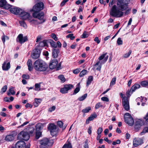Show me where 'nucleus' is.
Instances as JSON below:
<instances>
[{
    "label": "nucleus",
    "instance_id": "obj_1",
    "mask_svg": "<svg viewBox=\"0 0 148 148\" xmlns=\"http://www.w3.org/2000/svg\"><path fill=\"white\" fill-rule=\"evenodd\" d=\"M130 0H117V5H113L109 10L110 15L116 18H120L123 15L122 11L127 9Z\"/></svg>",
    "mask_w": 148,
    "mask_h": 148
},
{
    "label": "nucleus",
    "instance_id": "obj_2",
    "mask_svg": "<svg viewBox=\"0 0 148 148\" xmlns=\"http://www.w3.org/2000/svg\"><path fill=\"white\" fill-rule=\"evenodd\" d=\"M44 5L42 2H40L34 5L32 9L30 10L31 12L34 11L33 16L35 18H37L39 20L40 22L37 24H42L45 22L46 19L44 18V14L43 12L39 13L38 12L40 11L43 9Z\"/></svg>",
    "mask_w": 148,
    "mask_h": 148
},
{
    "label": "nucleus",
    "instance_id": "obj_3",
    "mask_svg": "<svg viewBox=\"0 0 148 148\" xmlns=\"http://www.w3.org/2000/svg\"><path fill=\"white\" fill-rule=\"evenodd\" d=\"M34 69L38 71H46L48 68V65L43 61L41 60H38L34 63Z\"/></svg>",
    "mask_w": 148,
    "mask_h": 148
},
{
    "label": "nucleus",
    "instance_id": "obj_4",
    "mask_svg": "<svg viewBox=\"0 0 148 148\" xmlns=\"http://www.w3.org/2000/svg\"><path fill=\"white\" fill-rule=\"evenodd\" d=\"M40 148H49L53 144V141L47 138H43L39 140Z\"/></svg>",
    "mask_w": 148,
    "mask_h": 148
},
{
    "label": "nucleus",
    "instance_id": "obj_5",
    "mask_svg": "<svg viewBox=\"0 0 148 148\" xmlns=\"http://www.w3.org/2000/svg\"><path fill=\"white\" fill-rule=\"evenodd\" d=\"M124 119L126 123L130 126H132L134 123L133 118L129 113H126L124 115Z\"/></svg>",
    "mask_w": 148,
    "mask_h": 148
},
{
    "label": "nucleus",
    "instance_id": "obj_6",
    "mask_svg": "<svg viewBox=\"0 0 148 148\" xmlns=\"http://www.w3.org/2000/svg\"><path fill=\"white\" fill-rule=\"evenodd\" d=\"M17 138L19 140L27 141L29 139V135L27 132L22 131L18 134Z\"/></svg>",
    "mask_w": 148,
    "mask_h": 148
},
{
    "label": "nucleus",
    "instance_id": "obj_7",
    "mask_svg": "<svg viewBox=\"0 0 148 148\" xmlns=\"http://www.w3.org/2000/svg\"><path fill=\"white\" fill-rule=\"evenodd\" d=\"M48 129L50 131L51 134L53 136L56 135L58 131L56 126L54 124H50L48 126Z\"/></svg>",
    "mask_w": 148,
    "mask_h": 148
},
{
    "label": "nucleus",
    "instance_id": "obj_8",
    "mask_svg": "<svg viewBox=\"0 0 148 148\" xmlns=\"http://www.w3.org/2000/svg\"><path fill=\"white\" fill-rule=\"evenodd\" d=\"M74 86L71 84H66L64 86V87L62 88L60 90V92L62 94L68 93V91L73 88Z\"/></svg>",
    "mask_w": 148,
    "mask_h": 148
},
{
    "label": "nucleus",
    "instance_id": "obj_9",
    "mask_svg": "<svg viewBox=\"0 0 148 148\" xmlns=\"http://www.w3.org/2000/svg\"><path fill=\"white\" fill-rule=\"evenodd\" d=\"M16 40L17 42L22 44L27 41L28 38L27 36L23 37L22 34H20L18 36Z\"/></svg>",
    "mask_w": 148,
    "mask_h": 148
},
{
    "label": "nucleus",
    "instance_id": "obj_10",
    "mask_svg": "<svg viewBox=\"0 0 148 148\" xmlns=\"http://www.w3.org/2000/svg\"><path fill=\"white\" fill-rule=\"evenodd\" d=\"M140 86L139 84H134L132 86L130 90H128V91H127V96L128 97L130 96L133 92L136 89L139 88L140 87Z\"/></svg>",
    "mask_w": 148,
    "mask_h": 148
},
{
    "label": "nucleus",
    "instance_id": "obj_11",
    "mask_svg": "<svg viewBox=\"0 0 148 148\" xmlns=\"http://www.w3.org/2000/svg\"><path fill=\"white\" fill-rule=\"evenodd\" d=\"M40 50L38 48H36L33 51L31 56L33 59H36L39 58L40 54Z\"/></svg>",
    "mask_w": 148,
    "mask_h": 148
},
{
    "label": "nucleus",
    "instance_id": "obj_12",
    "mask_svg": "<svg viewBox=\"0 0 148 148\" xmlns=\"http://www.w3.org/2000/svg\"><path fill=\"white\" fill-rule=\"evenodd\" d=\"M122 104L124 108L127 111L129 109V103L127 97H124L122 99Z\"/></svg>",
    "mask_w": 148,
    "mask_h": 148
},
{
    "label": "nucleus",
    "instance_id": "obj_13",
    "mask_svg": "<svg viewBox=\"0 0 148 148\" xmlns=\"http://www.w3.org/2000/svg\"><path fill=\"white\" fill-rule=\"evenodd\" d=\"M143 124V121L140 119H137L134 124V127L135 130L138 131L141 126Z\"/></svg>",
    "mask_w": 148,
    "mask_h": 148
},
{
    "label": "nucleus",
    "instance_id": "obj_14",
    "mask_svg": "<svg viewBox=\"0 0 148 148\" xmlns=\"http://www.w3.org/2000/svg\"><path fill=\"white\" fill-rule=\"evenodd\" d=\"M11 5L8 4L5 0H0V7L3 8L5 9H8L10 8Z\"/></svg>",
    "mask_w": 148,
    "mask_h": 148
},
{
    "label": "nucleus",
    "instance_id": "obj_15",
    "mask_svg": "<svg viewBox=\"0 0 148 148\" xmlns=\"http://www.w3.org/2000/svg\"><path fill=\"white\" fill-rule=\"evenodd\" d=\"M23 10L18 7H14L10 9V12L16 15H19L22 12Z\"/></svg>",
    "mask_w": 148,
    "mask_h": 148
},
{
    "label": "nucleus",
    "instance_id": "obj_16",
    "mask_svg": "<svg viewBox=\"0 0 148 148\" xmlns=\"http://www.w3.org/2000/svg\"><path fill=\"white\" fill-rule=\"evenodd\" d=\"M143 143V140L142 139L139 138H136L133 140V146L136 147L139 145H142Z\"/></svg>",
    "mask_w": 148,
    "mask_h": 148
},
{
    "label": "nucleus",
    "instance_id": "obj_17",
    "mask_svg": "<svg viewBox=\"0 0 148 148\" xmlns=\"http://www.w3.org/2000/svg\"><path fill=\"white\" fill-rule=\"evenodd\" d=\"M58 62L56 59L51 60L49 64V67L51 69H53L56 68L58 65Z\"/></svg>",
    "mask_w": 148,
    "mask_h": 148
},
{
    "label": "nucleus",
    "instance_id": "obj_18",
    "mask_svg": "<svg viewBox=\"0 0 148 148\" xmlns=\"http://www.w3.org/2000/svg\"><path fill=\"white\" fill-rule=\"evenodd\" d=\"M15 148H25L26 145L25 142L23 141H18L15 144Z\"/></svg>",
    "mask_w": 148,
    "mask_h": 148
},
{
    "label": "nucleus",
    "instance_id": "obj_19",
    "mask_svg": "<svg viewBox=\"0 0 148 148\" xmlns=\"http://www.w3.org/2000/svg\"><path fill=\"white\" fill-rule=\"evenodd\" d=\"M20 16L21 18L23 20H26L30 16L29 13L26 12H25L23 10H22Z\"/></svg>",
    "mask_w": 148,
    "mask_h": 148
},
{
    "label": "nucleus",
    "instance_id": "obj_20",
    "mask_svg": "<svg viewBox=\"0 0 148 148\" xmlns=\"http://www.w3.org/2000/svg\"><path fill=\"white\" fill-rule=\"evenodd\" d=\"M10 67V62H7L5 61L3 62L2 66V69L3 70L5 71H8Z\"/></svg>",
    "mask_w": 148,
    "mask_h": 148
},
{
    "label": "nucleus",
    "instance_id": "obj_21",
    "mask_svg": "<svg viewBox=\"0 0 148 148\" xmlns=\"http://www.w3.org/2000/svg\"><path fill=\"white\" fill-rule=\"evenodd\" d=\"M97 117L96 114H92L91 115L86 121V124L89 123V121L93 120L94 119L96 118Z\"/></svg>",
    "mask_w": 148,
    "mask_h": 148
},
{
    "label": "nucleus",
    "instance_id": "obj_22",
    "mask_svg": "<svg viewBox=\"0 0 148 148\" xmlns=\"http://www.w3.org/2000/svg\"><path fill=\"white\" fill-rule=\"evenodd\" d=\"M27 64L29 70V71H32L33 69V67L32 60L30 59H28L27 62Z\"/></svg>",
    "mask_w": 148,
    "mask_h": 148
},
{
    "label": "nucleus",
    "instance_id": "obj_23",
    "mask_svg": "<svg viewBox=\"0 0 148 148\" xmlns=\"http://www.w3.org/2000/svg\"><path fill=\"white\" fill-rule=\"evenodd\" d=\"M59 52V51L58 49H53L52 50V56L54 58H57Z\"/></svg>",
    "mask_w": 148,
    "mask_h": 148
},
{
    "label": "nucleus",
    "instance_id": "obj_24",
    "mask_svg": "<svg viewBox=\"0 0 148 148\" xmlns=\"http://www.w3.org/2000/svg\"><path fill=\"white\" fill-rule=\"evenodd\" d=\"M14 138L12 134L8 135L6 136L5 140L8 141H11L14 140Z\"/></svg>",
    "mask_w": 148,
    "mask_h": 148
},
{
    "label": "nucleus",
    "instance_id": "obj_25",
    "mask_svg": "<svg viewBox=\"0 0 148 148\" xmlns=\"http://www.w3.org/2000/svg\"><path fill=\"white\" fill-rule=\"evenodd\" d=\"M137 101H140L141 102V104L142 106H144L146 104V103L145 102H143V101H146L147 100V99L145 97H143L142 98L139 97L137 99H136Z\"/></svg>",
    "mask_w": 148,
    "mask_h": 148
},
{
    "label": "nucleus",
    "instance_id": "obj_26",
    "mask_svg": "<svg viewBox=\"0 0 148 148\" xmlns=\"http://www.w3.org/2000/svg\"><path fill=\"white\" fill-rule=\"evenodd\" d=\"M9 92L7 93V95L10 96L11 95H14L15 94V92L14 90V88L13 87H11L9 88Z\"/></svg>",
    "mask_w": 148,
    "mask_h": 148
},
{
    "label": "nucleus",
    "instance_id": "obj_27",
    "mask_svg": "<svg viewBox=\"0 0 148 148\" xmlns=\"http://www.w3.org/2000/svg\"><path fill=\"white\" fill-rule=\"evenodd\" d=\"M80 83H78L77 85V87L74 90V92L73 93V95H75L80 90V88L79 87Z\"/></svg>",
    "mask_w": 148,
    "mask_h": 148
},
{
    "label": "nucleus",
    "instance_id": "obj_28",
    "mask_svg": "<svg viewBox=\"0 0 148 148\" xmlns=\"http://www.w3.org/2000/svg\"><path fill=\"white\" fill-rule=\"evenodd\" d=\"M93 77L92 76H90L89 77L86 83V86H88L90 85L92 81L93 80Z\"/></svg>",
    "mask_w": 148,
    "mask_h": 148
},
{
    "label": "nucleus",
    "instance_id": "obj_29",
    "mask_svg": "<svg viewBox=\"0 0 148 148\" xmlns=\"http://www.w3.org/2000/svg\"><path fill=\"white\" fill-rule=\"evenodd\" d=\"M34 100L35 103H34V105L35 107L37 106L42 101V100L40 99L35 98Z\"/></svg>",
    "mask_w": 148,
    "mask_h": 148
},
{
    "label": "nucleus",
    "instance_id": "obj_30",
    "mask_svg": "<svg viewBox=\"0 0 148 148\" xmlns=\"http://www.w3.org/2000/svg\"><path fill=\"white\" fill-rule=\"evenodd\" d=\"M9 38L7 36L5 35L3 33V35L2 36L1 39L4 44H5V40H8Z\"/></svg>",
    "mask_w": 148,
    "mask_h": 148
},
{
    "label": "nucleus",
    "instance_id": "obj_31",
    "mask_svg": "<svg viewBox=\"0 0 148 148\" xmlns=\"http://www.w3.org/2000/svg\"><path fill=\"white\" fill-rule=\"evenodd\" d=\"M42 125L41 124H38L36 126V131H40L42 129Z\"/></svg>",
    "mask_w": 148,
    "mask_h": 148
},
{
    "label": "nucleus",
    "instance_id": "obj_32",
    "mask_svg": "<svg viewBox=\"0 0 148 148\" xmlns=\"http://www.w3.org/2000/svg\"><path fill=\"white\" fill-rule=\"evenodd\" d=\"M148 132V127H144L142 131L140 133V135L141 136L144 135L146 133Z\"/></svg>",
    "mask_w": 148,
    "mask_h": 148
},
{
    "label": "nucleus",
    "instance_id": "obj_33",
    "mask_svg": "<svg viewBox=\"0 0 148 148\" xmlns=\"http://www.w3.org/2000/svg\"><path fill=\"white\" fill-rule=\"evenodd\" d=\"M140 84L142 86L145 87H148V82L147 81H143L141 82Z\"/></svg>",
    "mask_w": 148,
    "mask_h": 148
},
{
    "label": "nucleus",
    "instance_id": "obj_34",
    "mask_svg": "<svg viewBox=\"0 0 148 148\" xmlns=\"http://www.w3.org/2000/svg\"><path fill=\"white\" fill-rule=\"evenodd\" d=\"M40 83L36 84L35 85V88L34 89L36 91H39L40 90Z\"/></svg>",
    "mask_w": 148,
    "mask_h": 148
},
{
    "label": "nucleus",
    "instance_id": "obj_35",
    "mask_svg": "<svg viewBox=\"0 0 148 148\" xmlns=\"http://www.w3.org/2000/svg\"><path fill=\"white\" fill-rule=\"evenodd\" d=\"M91 109V108L90 107H87L83 109L82 110V112L84 113H88Z\"/></svg>",
    "mask_w": 148,
    "mask_h": 148
},
{
    "label": "nucleus",
    "instance_id": "obj_36",
    "mask_svg": "<svg viewBox=\"0 0 148 148\" xmlns=\"http://www.w3.org/2000/svg\"><path fill=\"white\" fill-rule=\"evenodd\" d=\"M87 94H85L81 97H79L78 100L80 101H82L84 100L87 97Z\"/></svg>",
    "mask_w": 148,
    "mask_h": 148
},
{
    "label": "nucleus",
    "instance_id": "obj_37",
    "mask_svg": "<svg viewBox=\"0 0 148 148\" xmlns=\"http://www.w3.org/2000/svg\"><path fill=\"white\" fill-rule=\"evenodd\" d=\"M42 135L41 132L40 131H36V138L37 139L39 138Z\"/></svg>",
    "mask_w": 148,
    "mask_h": 148
},
{
    "label": "nucleus",
    "instance_id": "obj_38",
    "mask_svg": "<svg viewBox=\"0 0 148 148\" xmlns=\"http://www.w3.org/2000/svg\"><path fill=\"white\" fill-rule=\"evenodd\" d=\"M50 45L53 47L56 48L57 47V45L56 42L53 40H51L50 42Z\"/></svg>",
    "mask_w": 148,
    "mask_h": 148
},
{
    "label": "nucleus",
    "instance_id": "obj_39",
    "mask_svg": "<svg viewBox=\"0 0 148 148\" xmlns=\"http://www.w3.org/2000/svg\"><path fill=\"white\" fill-rule=\"evenodd\" d=\"M89 35L88 32L86 31H84L82 35L81 38H86L88 37Z\"/></svg>",
    "mask_w": 148,
    "mask_h": 148
},
{
    "label": "nucleus",
    "instance_id": "obj_40",
    "mask_svg": "<svg viewBox=\"0 0 148 148\" xmlns=\"http://www.w3.org/2000/svg\"><path fill=\"white\" fill-rule=\"evenodd\" d=\"M47 44L46 41L45 40L40 42L39 45L40 47H43L46 45Z\"/></svg>",
    "mask_w": 148,
    "mask_h": 148
},
{
    "label": "nucleus",
    "instance_id": "obj_41",
    "mask_svg": "<svg viewBox=\"0 0 148 148\" xmlns=\"http://www.w3.org/2000/svg\"><path fill=\"white\" fill-rule=\"evenodd\" d=\"M87 71L85 69L81 71L79 74V76L80 77H82L84 76L87 73Z\"/></svg>",
    "mask_w": 148,
    "mask_h": 148
},
{
    "label": "nucleus",
    "instance_id": "obj_42",
    "mask_svg": "<svg viewBox=\"0 0 148 148\" xmlns=\"http://www.w3.org/2000/svg\"><path fill=\"white\" fill-rule=\"evenodd\" d=\"M58 78L61 80V82H64L65 81V79L62 75H59L58 77Z\"/></svg>",
    "mask_w": 148,
    "mask_h": 148
},
{
    "label": "nucleus",
    "instance_id": "obj_43",
    "mask_svg": "<svg viewBox=\"0 0 148 148\" xmlns=\"http://www.w3.org/2000/svg\"><path fill=\"white\" fill-rule=\"evenodd\" d=\"M19 23L21 26L25 28L26 27L27 25L24 21H19Z\"/></svg>",
    "mask_w": 148,
    "mask_h": 148
},
{
    "label": "nucleus",
    "instance_id": "obj_44",
    "mask_svg": "<svg viewBox=\"0 0 148 148\" xmlns=\"http://www.w3.org/2000/svg\"><path fill=\"white\" fill-rule=\"evenodd\" d=\"M7 88V86L6 85L4 86L1 89V93H4L6 91Z\"/></svg>",
    "mask_w": 148,
    "mask_h": 148
},
{
    "label": "nucleus",
    "instance_id": "obj_45",
    "mask_svg": "<svg viewBox=\"0 0 148 148\" xmlns=\"http://www.w3.org/2000/svg\"><path fill=\"white\" fill-rule=\"evenodd\" d=\"M117 42L118 45H122L123 44V41L121 38H118Z\"/></svg>",
    "mask_w": 148,
    "mask_h": 148
},
{
    "label": "nucleus",
    "instance_id": "obj_46",
    "mask_svg": "<svg viewBox=\"0 0 148 148\" xmlns=\"http://www.w3.org/2000/svg\"><path fill=\"white\" fill-rule=\"evenodd\" d=\"M66 37L70 38L71 40H73L75 38V37L73 36V34H69Z\"/></svg>",
    "mask_w": 148,
    "mask_h": 148
},
{
    "label": "nucleus",
    "instance_id": "obj_47",
    "mask_svg": "<svg viewBox=\"0 0 148 148\" xmlns=\"http://www.w3.org/2000/svg\"><path fill=\"white\" fill-rule=\"evenodd\" d=\"M131 53L132 51L130 50L128 53H126L124 55L123 57L125 58H127L130 56Z\"/></svg>",
    "mask_w": 148,
    "mask_h": 148
},
{
    "label": "nucleus",
    "instance_id": "obj_48",
    "mask_svg": "<svg viewBox=\"0 0 148 148\" xmlns=\"http://www.w3.org/2000/svg\"><path fill=\"white\" fill-rule=\"evenodd\" d=\"M131 10V8H129V7H128L127 9L125 10V14L126 15L129 14Z\"/></svg>",
    "mask_w": 148,
    "mask_h": 148
},
{
    "label": "nucleus",
    "instance_id": "obj_49",
    "mask_svg": "<svg viewBox=\"0 0 148 148\" xmlns=\"http://www.w3.org/2000/svg\"><path fill=\"white\" fill-rule=\"evenodd\" d=\"M116 80V77H114L112 78L111 82L110 83V86L113 85L115 83V82Z\"/></svg>",
    "mask_w": 148,
    "mask_h": 148
},
{
    "label": "nucleus",
    "instance_id": "obj_50",
    "mask_svg": "<svg viewBox=\"0 0 148 148\" xmlns=\"http://www.w3.org/2000/svg\"><path fill=\"white\" fill-rule=\"evenodd\" d=\"M102 106L101 104V103L99 102L96 104L95 106V108L97 109L99 108L100 107H102Z\"/></svg>",
    "mask_w": 148,
    "mask_h": 148
},
{
    "label": "nucleus",
    "instance_id": "obj_51",
    "mask_svg": "<svg viewBox=\"0 0 148 148\" xmlns=\"http://www.w3.org/2000/svg\"><path fill=\"white\" fill-rule=\"evenodd\" d=\"M107 54V53H106L105 54L101 55L99 57V59L100 60L103 59L106 56Z\"/></svg>",
    "mask_w": 148,
    "mask_h": 148
},
{
    "label": "nucleus",
    "instance_id": "obj_52",
    "mask_svg": "<svg viewBox=\"0 0 148 148\" xmlns=\"http://www.w3.org/2000/svg\"><path fill=\"white\" fill-rule=\"evenodd\" d=\"M56 108V107L55 106H53L49 108L48 111L49 112H51L55 110Z\"/></svg>",
    "mask_w": 148,
    "mask_h": 148
},
{
    "label": "nucleus",
    "instance_id": "obj_53",
    "mask_svg": "<svg viewBox=\"0 0 148 148\" xmlns=\"http://www.w3.org/2000/svg\"><path fill=\"white\" fill-rule=\"evenodd\" d=\"M80 69H77L73 71V73L75 74H77L79 73L80 71Z\"/></svg>",
    "mask_w": 148,
    "mask_h": 148
},
{
    "label": "nucleus",
    "instance_id": "obj_54",
    "mask_svg": "<svg viewBox=\"0 0 148 148\" xmlns=\"http://www.w3.org/2000/svg\"><path fill=\"white\" fill-rule=\"evenodd\" d=\"M103 131V129L101 127H99L97 130V133L98 135L100 134Z\"/></svg>",
    "mask_w": 148,
    "mask_h": 148
},
{
    "label": "nucleus",
    "instance_id": "obj_55",
    "mask_svg": "<svg viewBox=\"0 0 148 148\" xmlns=\"http://www.w3.org/2000/svg\"><path fill=\"white\" fill-rule=\"evenodd\" d=\"M57 124L60 127H62L63 125V123L61 121H59L57 122Z\"/></svg>",
    "mask_w": 148,
    "mask_h": 148
},
{
    "label": "nucleus",
    "instance_id": "obj_56",
    "mask_svg": "<svg viewBox=\"0 0 148 148\" xmlns=\"http://www.w3.org/2000/svg\"><path fill=\"white\" fill-rule=\"evenodd\" d=\"M69 0H63L61 3L60 4V6H63L66 3L68 2Z\"/></svg>",
    "mask_w": 148,
    "mask_h": 148
},
{
    "label": "nucleus",
    "instance_id": "obj_57",
    "mask_svg": "<svg viewBox=\"0 0 148 148\" xmlns=\"http://www.w3.org/2000/svg\"><path fill=\"white\" fill-rule=\"evenodd\" d=\"M23 78L26 79H28L29 78V76L28 75L23 74L22 75Z\"/></svg>",
    "mask_w": 148,
    "mask_h": 148
},
{
    "label": "nucleus",
    "instance_id": "obj_58",
    "mask_svg": "<svg viewBox=\"0 0 148 148\" xmlns=\"http://www.w3.org/2000/svg\"><path fill=\"white\" fill-rule=\"evenodd\" d=\"M101 100L103 101L108 102L109 101L108 98L106 97H103L101 98Z\"/></svg>",
    "mask_w": 148,
    "mask_h": 148
},
{
    "label": "nucleus",
    "instance_id": "obj_59",
    "mask_svg": "<svg viewBox=\"0 0 148 148\" xmlns=\"http://www.w3.org/2000/svg\"><path fill=\"white\" fill-rule=\"evenodd\" d=\"M52 37L55 40L57 41L58 40V38L56 37L55 34H53L51 35Z\"/></svg>",
    "mask_w": 148,
    "mask_h": 148
},
{
    "label": "nucleus",
    "instance_id": "obj_60",
    "mask_svg": "<svg viewBox=\"0 0 148 148\" xmlns=\"http://www.w3.org/2000/svg\"><path fill=\"white\" fill-rule=\"evenodd\" d=\"M95 41L98 44L99 43L100 41L99 39L97 37H95L94 39Z\"/></svg>",
    "mask_w": 148,
    "mask_h": 148
},
{
    "label": "nucleus",
    "instance_id": "obj_61",
    "mask_svg": "<svg viewBox=\"0 0 148 148\" xmlns=\"http://www.w3.org/2000/svg\"><path fill=\"white\" fill-rule=\"evenodd\" d=\"M144 119L145 120V122L147 123H148V114L147 113L146 115L144 117Z\"/></svg>",
    "mask_w": 148,
    "mask_h": 148
},
{
    "label": "nucleus",
    "instance_id": "obj_62",
    "mask_svg": "<svg viewBox=\"0 0 148 148\" xmlns=\"http://www.w3.org/2000/svg\"><path fill=\"white\" fill-rule=\"evenodd\" d=\"M72 147L71 143L70 142H67V148H72Z\"/></svg>",
    "mask_w": 148,
    "mask_h": 148
},
{
    "label": "nucleus",
    "instance_id": "obj_63",
    "mask_svg": "<svg viewBox=\"0 0 148 148\" xmlns=\"http://www.w3.org/2000/svg\"><path fill=\"white\" fill-rule=\"evenodd\" d=\"M114 1L113 0H110V2L109 3V6L111 8L112 6L113 5V4L114 3Z\"/></svg>",
    "mask_w": 148,
    "mask_h": 148
},
{
    "label": "nucleus",
    "instance_id": "obj_64",
    "mask_svg": "<svg viewBox=\"0 0 148 148\" xmlns=\"http://www.w3.org/2000/svg\"><path fill=\"white\" fill-rule=\"evenodd\" d=\"M61 62H60L58 65H57V66L56 67V69L57 70H59L61 69Z\"/></svg>",
    "mask_w": 148,
    "mask_h": 148
}]
</instances>
